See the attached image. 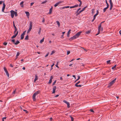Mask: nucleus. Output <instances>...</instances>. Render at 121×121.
Wrapping results in <instances>:
<instances>
[{
	"mask_svg": "<svg viewBox=\"0 0 121 121\" xmlns=\"http://www.w3.org/2000/svg\"><path fill=\"white\" fill-rule=\"evenodd\" d=\"M26 14V15L27 17H29L30 15V14L29 12H25Z\"/></svg>",
	"mask_w": 121,
	"mask_h": 121,
	"instance_id": "nucleus-17",
	"label": "nucleus"
},
{
	"mask_svg": "<svg viewBox=\"0 0 121 121\" xmlns=\"http://www.w3.org/2000/svg\"><path fill=\"white\" fill-rule=\"evenodd\" d=\"M20 43V42L18 40H17L16 42H15L14 44L15 45H17L18 44Z\"/></svg>",
	"mask_w": 121,
	"mask_h": 121,
	"instance_id": "nucleus-21",
	"label": "nucleus"
},
{
	"mask_svg": "<svg viewBox=\"0 0 121 121\" xmlns=\"http://www.w3.org/2000/svg\"><path fill=\"white\" fill-rule=\"evenodd\" d=\"M35 78L34 80L35 82L38 79V77L37 74H35Z\"/></svg>",
	"mask_w": 121,
	"mask_h": 121,
	"instance_id": "nucleus-12",
	"label": "nucleus"
},
{
	"mask_svg": "<svg viewBox=\"0 0 121 121\" xmlns=\"http://www.w3.org/2000/svg\"><path fill=\"white\" fill-rule=\"evenodd\" d=\"M41 28H40L39 29V31L38 32V34L40 35V34L41 32Z\"/></svg>",
	"mask_w": 121,
	"mask_h": 121,
	"instance_id": "nucleus-27",
	"label": "nucleus"
},
{
	"mask_svg": "<svg viewBox=\"0 0 121 121\" xmlns=\"http://www.w3.org/2000/svg\"><path fill=\"white\" fill-rule=\"evenodd\" d=\"M102 23V22H101L100 23V24L98 26V33L96 35H96H98V34H99L100 32L101 28V24Z\"/></svg>",
	"mask_w": 121,
	"mask_h": 121,
	"instance_id": "nucleus-2",
	"label": "nucleus"
},
{
	"mask_svg": "<svg viewBox=\"0 0 121 121\" xmlns=\"http://www.w3.org/2000/svg\"><path fill=\"white\" fill-rule=\"evenodd\" d=\"M29 36L28 35H27L25 38V40H28V39Z\"/></svg>",
	"mask_w": 121,
	"mask_h": 121,
	"instance_id": "nucleus-23",
	"label": "nucleus"
},
{
	"mask_svg": "<svg viewBox=\"0 0 121 121\" xmlns=\"http://www.w3.org/2000/svg\"><path fill=\"white\" fill-rule=\"evenodd\" d=\"M20 54V53L19 52H17V55H16V57L18 56Z\"/></svg>",
	"mask_w": 121,
	"mask_h": 121,
	"instance_id": "nucleus-36",
	"label": "nucleus"
},
{
	"mask_svg": "<svg viewBox=\"0 0 121 121\" xmlns=\"http://www.w3.org/2000/svg\"><path fill=\"white\" fill-rule=\"evenodd\" d=\"M112 85H111L110 83L108 85V88L110 87Z\"/></svg>",
	"mask_w": 121,
	"mask_h": 121,
	"instance_id": "nucleus-42",
	"label": "nucleus"
},
{
	"mask_svg": "<svg viewBox=\"0 0 121 121\" xmlns=\"http://www.w3.org/2000/svg\"><path fill=\"white\" fill-rule=\"evenodd\" d=\"M80 2V3L79 5V6L80 7L81 6L82 4V2L81 1H80V2Z\"/></svg>",
	"mask_w": 121,
	"mask_h": 121,
	"instance_id": "nucleus-46",
	"label": "nucleus"
},
{
	"mask_svg": "<svg viewBox=\"0 0 121 121\" xmlns=\"http://www.w3.org/2000/svg\"><path fill=\"white\" fill-rule=\"evenodd\" d=\"M32 23L31 22H30V26L29 28L32 29Z\"/></svg>",
	"mask_w": 121,
	"mask_h": 121,
	"instance_id": "nucleus-13",
	"label": "nucleus"
},
{
	"mask_svg": "<svg viewBox=\"0 0 121 121\" xmlns=\"http://www.w3.org/2000/svg\"><path fill=\"white\" fill-rule=\"evenodd\" d=\"M108 7H108H108H106L104 8L103 9L104 12H105V11H106V10L108 8Z\"/></svg>",
	"mask_w": 121,
	"mask_h": 121,
	"instance_id": "nucleus-20",
	"label": "nucleus"
},
{
	"mask_svg": "<svg viewBox=\"0 0 121 121\" xmlns=\"http://www.w3.org/2000/svg\"><path fill=\"white\" fill-rule=\"evenodd\" d=\"M79 36L77 33L75 35L73 36L72 37H71L69 39L70 40L71 39V40L74 39L78 37Z\"/></svg>",
	"mask_w": 121,
	"mask_h": 121,
	"instance_id": "nucleus-3",
	"label": "nucleus"
},
{
	"mask_svg": "<svg viewBox=\"0 0 121 121\" xmlns=\"http://www.w3.org/2000/svg\"><path fill=\"white\" fill-rule=\"evenodd\" d=\"M15 91H16V90H15L14 91H13V92L12 93V94H15Z\"/></svg>",
	"mask_w": 121,
	"mask_h": 121,
	"instance_id": "nucleus-63",
	"label": "nucleus"
},
{
	"mask_svg": "<svg viewBox=\"0 0 121 121\" xmlns=\"http://www.w3.org/2000/svg\"><path fill=\"white\" fill-rule=\"evenodd\" d=\"M49 53H48L46 54V55L45 56V57H46L48 55H49Z\"/></svg>",
	"mask_w": 121,
	"mask_h": 121,
	"instance_id": "nucleus-62",
	"label": "nucleus"
},
{
	"mask_svg": "<svg viewBox=\"0 0 121 121\" xmlns=\"http://www.w3.org/2000/svg\"><path fill=\"white\" fill-rule=\"evenodd\" d=\"M56 80H55L54 81V82L52 83V85H54L56 83Z\"/></svg>",
	"mask_w": 121,
	"mask_h": 121,
	"instance_id": "nucleus-47",
	"label": "nucleus"
},
{
	"mask_svg": "<svg viewBox=\"0 0 121 121\" xmlns=\"http://www.w3.org/2000/svg\"><path fill=\"white\" fill-rule=\"evenodd\" d=\"M17 31V29H14V34Z\"/></svg>",
	"mask_w": 121,
	"mask_h": 121,
	"instance_id": "nucleus-50",
	"label": "nucleus"
},
{
	"mask_svg": "<svg viewBox=\"0 0 121 121\" xmlns=\"http://www.w3.org/2000/svg\"><path fill=\"white\" fill-rule=\"evenodd\" d=\"M4 69L6 73V75L8 77H9V74L7 69L5 67H4Z\"/></svg>",
	"mask_w": 121,
	"mask_h": 121,
	"instance_id": "nucleus-4",
	"label": "nucleus"
},
{
	"mask_svg": "<svg viewBox=\"0 0 121 121\" xmlns=\"http://www.w3.org/2000/svg\"><path fill=\"white\" fill-rule=\"evenodd\" d=\"M13 27H14V29H17L16 27V26H15V23H14V21H13Z\"/></svg>",
	"mask_w": 121,
	"mask_h": 121,
	"instance_id": "nucleus-19",
	"label": "nucleus"
},
{
	"mask_svg": "<svg viewBox=\"0 0 121 121\" xmlns=\"http://www.w3.org/2000/svg\"><path fill=\"white\" fill-rule=\"evenodd\" d=\"M78 4L75 5L73 6L70 7V8H74L76 7H78Z\"/></svg>",
	"mask_w": 121,
	"mask_h": 121,
	"instance_id": "nucleus-16",
	"label": "nucleus"
},
{
	"mask_svg": "<svg viewBox=\"0 0 121 121\" xmlns=\"http://www.w3.org/2000/svg\"><path fill=\"white\" fill-rule=\"evenodd\" d=\"M65 8H66L65 6H64L62 7H61V9H65Z\"/></svg>",
	"mask_w": 121,
	"mask_h": 121,
	"instance_id": "nucleus-61",
	"label": "nucleus"
},
{
	"mask_svg": "<svg viewBox=\"0 0 121 121\" xmlns=\"http://www.w3.org/2000/svg\"><path fill=\"white\" fill-rule=\"evenodd\" d=\"M34 2L31 3L30 4V6H32L34 4Z\"/></svg>",
	"mask_w": 121,
	"mask_h": 121,
	"instance_id": "nucleus-59",
	"label": "nucleus"
},
{
	"mask_svg": "<svg viewBox=\"0 0 121 121\" xmlns=\"http://www.w3.org/2000/svg\"><path fill=\"white\" fill-rule=\"evenodd\" d=\"M10 12L11 13V17L12 18H13L14 16L15 11L13 10H12L10 11Z\"/></svg>",
	"mask_w": 121,
	"mask_h": 121,
	"instance_id": "nucleus-5",
	"label": "nucleus"
},
{
	"mask_svg": "<svg viewBox=\"0 0 121 121\" xmlns=\"http://www.w3.org/2000/svg\"><path fill=\"white\" fill-rule=\"evenodd\" d=\"M44 38H43L40 41V43H42L44 41Z\"/></svg>",
	"mask_w": 121,
	"mask_h": 121,
	"instance_id": "nucleus-26",
	"label": "nucleus"
},
{
	"mask_svg": "<svg viewBox=\"0 0 121 121\" xmlns=\"http://www.w3.org/2000/svg\"><path fill=\"white\" fill-rule=\"evenodd\" d=\"M56 22L57 23V25L58 26H60V22L58 21H56Z\"/></svg>",
	"mask_w": 121,
	"mask_h": 121,
	"instance_id": "nucleus-29",
	"label": "nucleus"
},
{
	"mask_svg": "<svg viewBox=\"0 0 121 121\" xmlns=\"http://www.w3.org/2000/svg\"><path fill=\"white\" fill-rule=\"evenodd\" d=\"M97 15H96V14H95L94 16V18L95 19Z\"/></svg>",
	"mask_w": 121,
	"mask_h": 121,
	"instance_id": "nucleus-60",
	"label": "nucleus"
},
{
	"mask_svg": "<svg viewBox=\"0 0 121 121\" xmlns=\"http://www.w3.org/2000/svg\"><path fill=\"white\" fill-rule=\"evenodd\" d=\"M116 66H117V65H115L114 66H113V67H112V69H114V68H115Z\"/></svg>",
	"mask_w": 121,
	"mask_h": 121,
	"instance_id": "nucleus-34",
	"label": "nucleus"
},
{
	"mask_svg": "<svg viewBox=\"0 0 121 121\" xmlns=\"http://www.w3.org/2000/svg\"><path fill=\"white\" fill-rule=\"evenodd\" d=\"M52 6L51 8L49 10V14H50L52 12Z\"/></svg>",
	"mask_w": 121,
	"mask_h": 121,
	"instance_id": "nucleus-15",
	"label": "nucleus"
},
{
	"mask_svg": "<svg viewBox=\"0 0 121 121\" xmlns=\"http://www.w3.org/2000/svg\"><path fill=\"white\" fill-rule=\"evenodd\" d=\"M45 19L44 18H43V20L42 22H45Z\"/></svg>",
	"mask_w": 121,
	"mask_h": 121,
	"instance_id": "nucleus-64",
	"label": "nucleus"
},
{
	"mask_svg": "<svg viewBox=\"0 0 121 121\" xmlns=\"http://www.w3.org/2000/svg\"><path fill=\"white\" fill-rule=\"evenodd\" d=\"M8 40L11 41V42H12L14 44L15 43V40L14 39H13L12 40L10 39L9 40Z\"/></svg>",
	"mask_w": 121,
	"mask_h": 121,
	"instance_id": "nucleus-14",
	"label": "nucleus"
},
{
	"mask_svg": "<svg viewBox=\"0 0 121 121\" xmlns=\"http://www.w3.org/2000/svg\"><path fill=\"white\" fill-rule=\"evenodd\" d=\"M90 111H91V112H94V111L92 109H90Z\"/></svg>",
	"mask_w": 121,
	"mask_h": 121,
	"instance_id": "nucleus-54",
	"label": "nucleus"
},
{
	"mask_svg": "<svg viewBox=\"0 0 121 121\" xmlns=\"http://www.w3.org/2000/svg\"><path fill=\"white\" fill-rule=\"evenodd\" d=\"M31 29L29 28V29L28 30L27 33H28L29 32H30V31H31Z\"/></svg>",
	"mask_w": 121,
	"mask_h": 121,
	"instance_id": "nucleus-52",
	"label": "nucleus"
},
{
	"mask_svg": "<svg viewBox=\"0 0 121 121\" xmlns=\"http://www.w3.org/2000/svg\"><path fill=\"white\" fill-rule=\"evenodd\" d=\"M52 82V80L50 79L49 81L48 82L50 84Z\"/></svg>",
	"mask_w": 121,
	"mask_h": 121,
	"instance_id": "nucleus-49",
	"label": "nucleus"
},
{
	"mask_svg": "<svg viewBox=\"0 0 121 121\" xmlns=\"http://www.w3.org/2000/svg\"><path fill=\"white\" fill-rule=\"evenodd\" d=\"M3 2V3H4V1H0V4H2Z\"/></svg>",
	"mask_w": 121,
	"mask_h": 121,
	"instance_id": "nucleus-56",
	"label": "nucleus"
},
{
	"mask_svg": "<svg viewBox=\"0 0 121 121\" xmlns=\"http://www.w3.org/2000/svg\"><path fill=\"white\" fill-rule=\"evenodd\" d=\"M56 86H54L53 88V91L52 92L53 93H55V90L56 89Z\"/></svg>",
	"mask_w": 121,
	"mask_h": 121,
	"instance_id": "nucleus-11",
	"label": "nucleus"
},
{
	"mask_svg": "<svg viewBox=\"0 0 121 121\" xmlns=\"http://www.w3.org/2000/svg\"><path fill=\"white\" fill-rule=\"evenodd\" d=\"M24 3L23 1H22L20 3V5H21V6L23 7V4Z\"/></svg>",
	"mask_w": 121,
	"mask_h": 121,
	"instance_id": "nucleus-18",
	"label": "nucleus"
},
{
	"mask_svg": "<svg viewBox=\"0 0 121 121\" xmlns=\"http://www.w3.org/2000/svg\"><path fill=\"white\" fill-rule=\"evenodd\" d=\"M82 32V31L79 32H78L77 33V34L79 36L80 35Z\"/></svg>",
	"mask_w": 121,
	"mask_h": 121,
	"instance_id": "nucleus-31",
	"label": "nucleus"
},
{
	"mask_svg": "<svg viewBox=\"0 0 121 121\" xmlns=\"http://www.w3.org/2000/svg\"><path fill=\"white\" fill-rule=\"evenodd\" d=\"M75 86L76 87H81L82 86V85H75Z\"/></svg>",
	"mask_w": 121,
	"mask_h": 121,
	"instance_id": "nucleus-41",
	"label": "nucleus"
},
{
	"mask_svg": "<svg viewBox=\"0 0 121 121\" xmlns=\"http://www.w3.org/2000/svg\"><path fill=\"white\" fill-rule=\"evenodd\" d=\"M62 1H60V2H57L56 3L55 5H54V6L55 7H56L58 6V5L59 4H60V3H61L62 2Z\"/></svg>",
	"mask_w": 121,
	"mask_h": 121,
	"instance_id": "nucleus-10",
	"label": "nucleus"
},
{
	"mask_svg": "<svg viewBox=\"0 0 121 121\" xmlns=\"http://www.w3.org/2000/svg\"><path fill=\"white\" fill-rule=\"evenodd\" d=\"M63 102L64 103H66L67 104V107L68 108H69L70 107V104L68 102H67L65 100H64Z\"/></svg>",
	"mask_w": 121,
	"mask_h": 121,
	"instance_id": "nucleus-7",
	"label": "nucleus"
},
{
	"mask_svg": "<svg viewBox=\"0 0 121 121\" xmlns=\"http://www.w3.org/2000/svg\"><path fill=\"white\" fill-rule=\"evenodd\" d=\"M117 79V78H116L113 80L110 83L111 85H112L114 83Z\"/></svg>",
	"mask_w": 121,
	"mask_h": 121,
	"instance_id": "nucleus-8",
	"label": "nucleus"
},
{
	"mask_svg": "<svg viewBox=\"0 0 121 121\" xmlns=\"http://www.w3.org/2000/svg\"><path fill=\"white\" fill-rule=\"evenodd\" d=\"M110 61H111V60H109L108 61H107V63L108 64H110Z\"/></svg>",
	"mask_w": 121,
	"mask_h": 121,
	"instance_id": "nucleus-43",
	"label": "nucleus"
},
{
	"mask_svg": "<svg viewBox=\"0 0 121 121\" xmlns=\"http://www.w3.org/2000/svg\"><path fill=\"white\" fill-rule=\"evenodd\" d=\"M21 40H22L24 38V35H21Z\"/></svg>",
	"mask_w": 121,
	"mask_h": 121,
	"instance_id": "nucleus-24",
	"label": "nucleus"
},
{
	"mask_svg": "<svg viewBox=\"0 0 121 121\" xmlns=\"http://www.w3.org/2000/svg\"><path fill=\"white\" fill-rule=\"evenodd\" d=\"M47 2V0H45L44 1H43L41 3V4H44L46 3Z\"/></svg>",
	"mask_w": 121,
	"mask_h": 121,
	"instance_id": "nucleus-38",
	"label": "nucleus"
},
{
	"mask_svg": "<svg viewBox=\"0 0 121 121\" xmlns=\"http://www.w3.org/2000/svg\"><path fill=\"white\" fill-rule=\"evenodd\" d=\"M99 13V11L98 10H97L96 11V13L95 14L96 15H97Z\"/></svg>",
	"mask_w": 121,
	"mask_h": 121,
	"instance_id": "nucleus-53",
	"label": "nucleus"
},
{
	"mask_svg": "<svg viewBox=\"0 0 121 121\" xmlns=\"http://www.w3.org/2000/svg\"><path fill=\"white\" fill-rule=\"evenodd\" d=\"M55 52V51H53L52 52H51V55H52L53 54H54Z\"/></svg>",
	"mask_w": 121,
	"mask_h": 121,
	"instance_id": "nucleus-51",
	"label": "nucleus"
},
{
	"mask_svg": "<svg viewBox=\"0 0 121 121\" xmlns=\"http://www.w3.org/2000/svg\"><path fill=\"white\" fill-rule=\"evenodd\" d=\"M113 7V4H111L110 6V10H111L112 9Z\"/></svg>",
	"mask_w": 121,
	"mask_h": 121,
	"instance_id": "nucleus-30",
	"label": "nucleus"
},
{
	"mask_svg": "<svg viewBox=\"0 0 121 121\" xmlns=\"http://www.w3.org/2000/svg\"><path fill=\"white\" fill-rule=\"evenodd\" d=\"M91 32V31H87L86 32V34H88L90 33Z\"/></svg>",
	"mask_w": 121,
	"mask_h": 121,
	"instance_id": "nucleus-40",
	"label": "nucleus"
},
{
	"mask_svg": "<svg viewBox=\"0 0 121 121\" xmlns=\"http://www.w3.org/2000/svg\"><path fill=\"white\" fill-rule=\"evenodd\" d=\"M16 36H17L15 35H14L13 36L11 37V39H13L14 38H15Z\"/></svg>",
	"mask_w": 121,
	"mask_h": 121,
	"instance_id": "nucleus-28",
	"label": "nucleus"
},
{
	"mask_svg": "<svg viewBox=\"0 0 121 121\" xmlns=\"http://www.w3.org/2000/svg\"><path fill=\"white\" fill-rule=\"evenodd\" d=\"M87 6H86L85 7H84V8H82V10L80 11H79L78 12V14H77V15H78V14H79L81 12H83V11H84L85 9L86 8H87Z\"/></svg>",
	"mask_w": 121,
	"mask_h": 121,
	"instance_id": "nucleus-6",
	"label": "nucleus"
},
{
	"mask_svg": "<svg viewBox=\"0 0 121 121\" xmlns=\"http://www.w3.org/2000/svg\"><path fill=\"white\" fill-rule=\"evenodd\" d=\"M70 117L71 118V121H73L74 119L71 116H70Z\"/></svg>",
	"mask_w": 121,
	"mask_h": 121,
	"instance_id": "nucleus-32",
	"label": "nucleus"
},
{
	"mask_svg": "<svg viewBox=\"0 0 121 121\" xmlns=\"http://www.w3.org/2000/svg\"><path fill=\"white\" fill-rule=\"evenodd\" d=\"M6 118H7L6 117H3L2 118V121H4V119H6Z\"/></svg>",
	"mask_w": 121,
	"mask_h": 121,
	"instance_id": "nucleus-44",
	"label": "nucleus"
},
{
	"mask_svg": "<svg viewBox=\"0 0 121 121\" xmlns=\"http://www.w3.org/2000/svg\"><path fill=\"white\" fill-rule=\"evenodd\" d=\"M78 79H77L76 80H75V82H76L77 81H78V80L80 79V76L79 75H78Z\"/></svg>",
	"mask_w": 121,
	"mask_h": 121,
	"instance_id": "nucleus-25",
	"label": "nucleus"
},
{
	"mask_svg": "<svg viewBox=\"0 0 121 121\" xmlns=\"http://www.w3.org/2000/svg\"><path fill=\"white\" fill-rule=\"evenodd\" d=\"M23 110L24 111H25V112H26V113H27L28 112V111L26 110Z\"/></svg>",
	"mask_w": 121,
	"mask_h": 121,
	"instance_id": "nucleus-57",
	"label": "nucleus"
},
{
	"mask_svg": "<svg viewBox=\"0 0 121 121\" xmlns=\"http://www.w3.org/2000/svg\"><path fill=\"white\" fill-rule=\"evenodd\" d=\"M81 9L80 8H79V9H78L77 10L76 13H77V14L78 13V11H79Z\"/></svg>",
	"mask_w": 121,
	"mask_h": 121,
	"instance_id": "nucleus-33",
	"label": "nucleus"
},
{
	"mask_svg": "<svg viewBox=\"0 0 121 121\" xmlns=\"http://www.w3.org/2000/svg\"><path fill=\"white\" fill-rule=\"evenodd\" d=\"M3 6L2 8V11L3 12H4V10L5 7V5L4 3H3Z\"/></svg>",
	"mask_w": 121,
	"mask_h": 121,
	"instance_id": "nucleus-9",
	"label": "nucleus"
},
{
	"mask_svg": "<svg viewBox=\"0 0 121 121\" xmlns=\"http://www.w3.org/2000/svg\"><path fill=\"white\" fill-rule=\"evenodd\" d=\"M71 31V30L70 29H69L68 32L67 33V36L68 37H69V32Z\"/></svg>",
	"mask_w": 121,
	"mask_h": 121,
	"instance_id": "nucleus-22",
	"label": "nucleus"
},
{
	"mask_svg": "<svg viewBox=\"0 0 121 121\" xmlns=\"http://www.w3.org/2000/svg\"><path fill=\"white\" fill-rule=\"evenodd\" d=\"M40 92V91H36L34 94L32 96V98L34 101H35L36 100L35 96L38 94H39Z\"/></svg>",
	"mask_w": 121,
	"mask_h": 121,
	"instance_id": "nucleus-1",
	"label": "nucleus"
},
{
	"mask_svg": "<svg viewBox=\"0 0 121 121\" xmlns=\"http://www.w3.org/2000/svg\"><path fill=\"white\" fill-rule=\"evenodd\" d=\"M26 31H24L23 33L22 34V35H24L25 34V32H26Z\"/></svg>",
	"mask_w": 121,
	"mask_h": 121,
	"instance_id": "nucleus-45",
	"label": "nucleus"
},
{
	"mask_svg": "<svg viewBox=\"0 0 121 121\" xmlns=\"http://www.w3.org/2000/svg\"><path fill=\"white\" fill-rule=\"evenodd\" d=\"M14 13V14L15 15V16H17L18 15L17 12H16L15 11Z\"/></svg>",
	"mask_w": 121,
	"mask_h": 121,
	"instance_id": "nucleus-37",
	"label": "nucleus"
},
{
	"mask_svg": "<svg viewBox=\"0 0 121 121\" xmlns=\"http://www.w3.org/2000/svg\"><path fill=\"white\" fill-rule=\"evenodd\" d=\"M70 52L69 51H67V55H69V54H70Z\"/></svg>",
	"mask_w": 121,
	"mask_h": 121,
	"instance_id": "nucleus-55",
	"label": "nucleus"
},
{
	"mask_svg": "<svg viewBox=\"0 0 121 121\" xmlns=\"http://www.w3.org/2000/svg\"><path fill=\"white\" fill-rule=\"evenodd\" d=\"M105 2H106V4H107V7L108 6V7H109V5L108 4V2H107V0H105Z\"/></svg>",
	"mask_w": 121,
	"mask_h": 121,
	"instance_id": "nucleus-35",
	"label": "nucleus"
},
{
	"mask_svg": "<svg viewBox=\"0 0 121 121\" xmlns=\"http://www.w3.org/2000/svg\"><path fill=\"white\" fill-rule=\"evenodd\" d=\"M7 43L6 42H4L3 43V44L4 45H7Z\"/></svg>",
	"mask_w": 121,
	"mask_h": 121,
	"instance_id": "nucleus-48",
	"label": "nucleus"
},
{
	"mask_svg": "<svg viewBox=\"0 0 121 121\" xmlns=\"http://www.w3.org/2000/svg\"><path fill=\"white\" fill-rule=\"evenodd\" d=\"M80 81H78V82L77 83H76L75 84V85H78L79 83H80Z\"/></svg>",
	"mask_w": 121,
	"mask_h": 121,
	"instance_id": "nucleus-58",
	"label": "nucleus"
},
{
	"mask_svg": "<svg viewBox=\"0 0 121 121\" xmlns=\"http://www.w3.org/2000/svg\"><path fill=\"white\" fill-rule=\"evenodd\" d=\"M109 3H110V5L113 4V3L112 2V0H109Z\"/></svg>",
	"mask_w": 121,
	"mask_h": 121,
	"instance_id": "nucleus-39",
	"label": "nucleus"
}]
</instances>
